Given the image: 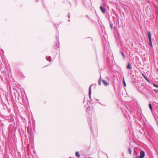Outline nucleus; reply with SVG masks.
Listing matches in <instances>:
<instances>
[{
	"mask_svg": "<svg viewBox=\"0 0 158 158\" xmlns=\"http://www.w3.org/2000/svg\"><path fill=\"white\" fill-rule=\"evenodd\" d=\"M148 36L149 39V45L152 47V40H151V35L150 31H148Z\"/></svg>",
	"mask_w": 158,
	"mask_h": 158,
	"instance_id": "obj_1",
	"label": "nucleus"
},
{
	"mask_svg": "<svg viewBox=\"0 0 158 158\" xmlns=\"http://www.w3.org/2000/svg\"><path fill=\"white\" fill-rule=\"evenodd\" d=\"M145 156V152L144 151H141L140 153L139 158H143Z\"/></svg>",
	"mask_w": 158,
	"mask_h": 158,
	"instance_id": "obj_2",
	"label": "nucleus"
},
{
	"mask_svg": "<svg viewBox=\"0 0 158 158\" xmlns=\"http://www.w3.org/2000/svg\"><path fill=\"white\" fill-rule=\"evenodd\" d=\"M100 9L103 13L104 14L106 12V9L104 8L103 6H100Z\"/></svg>",
	"mask_w": 158,
	"mask_h": 158,
	"instance_id": "obj_3",
	"label": "nucleus"
},
{
	"mask_svg": "<svg viewBox=\"0 0 158 158\" xmlns=\"http://www.w3.org/2000/svg\"><path fill=\"white\" fill-rule=\"evenodd\" d=\"M92 85H91L90 86L89 89V96L90 98H91V86Z\"/></svg>",
	"mask_w": 158,
	"mask_h": 158,
	"instance_id": "obj_4",
	"label": "nucleus"
},
{
	"mask_svg": "<svg viewBox=\"0 0 158 158\" xmlns=\"http://www.w3.org/2000/svg\"><path fill=\"white\" fill-rule=\"evenodd\" d=\"M102 81L103 83V84L104 85L106 86H107L108 85V83H107L106 81L104 80H102Z\"/></svg>",
	"mask_w": 158,
	"mask_h": 158,
	"instance_id": "obj_5",
	"label": "nucleus"
},
{
	"mask_svg": "<svg viewBox=\"0 0 158 158\" xmlns=\"http://www.w3.org/2000/svg\"><path fill=\"white\" fill-rule=\"evenodd\" d=\"M127 68L128 69H131V64L130 63H129L128 65L127 66Z\"/></svg>",
	"mask_w": 158,
	"mask_h": 158,
	"instance_id": "obj_6",
	"label": "nucleus"
},
{
	"mask_svg": "<svg viewBox=\"0 0 158 158\" xmlns=\"http://www.w3.org/2000/svg\"><path fill=\"white\" fill-rule=\"evenodd\" d=\"M76 156L78 157H80V156L78 152H76L75 153Z\"/></svg>",
	"mask_w": 158,
	"mask_h": 158,
	"instance_id": "obj_7",
	"label": "nucleus"
},
{
	"mask_svg": "<svg viewBox=\"0 0 158 158\" xmlns=\"http://www.w3.org/2000/svg\"><path fill=\"white\" fill-rule=\"evenodd\" d=\"M101 76H100V78L99 79L98 81V85H101V81H102V80H101Z\"/></svg>",
	"mask_w": 158,
	"mask_h": 158,
	"instance_id": "obj_8",
	"label": "nucleus"
},
{
	"mask_svg": "<svg viewBox=\"0 0 158 158\" xmlns=\"http://www.w3.org/2000/svg\"><path fill=\"white\" fill-rule=\"evenodd\" d=\"M46 58L47 60L48 61H51V58L49 56L48 57V56H47Z\"/></svg>",
	"mask_w": 158,
	"mask_h": 158,
	"instance_id": "obj_9",
	"label": "nucleus"
},
{
	"mask_svg": "<svg viewBox=\"0 0 158 158\" xmlns=\"http://www.w3.org/2000/svg\"><path fill=\"white\" fill-rule=\"evenodd\" d=\"M149 107L150 109L151 110V111H152V106L151 105V103H149Z\"/></svg>",
	"mask_w": 158,
	"mask_h": 158,
	"instance_id": "obj_10",
	"label": "nucleus"
},
{
	"mask_svg": "<svg viewBox=\"0 0 158 158\" xmlns=\"http://www.w3.org/2000/svg\"><path fill=\"white\" fill-rule=\"evenodd\" d=\"M123 85H124V86H126V83L125 81V80H124V78H123Z\"/></svg>",
	"mask_w": 158,
	"mask_h": 158,
	"instance_id": "obj_11",
	"label": "nucleus"
},
{
	"mask_svg": "<svg viewBox=\"0 0 158 158\" xmlns=\"http://www.w3.org/2000/svg\"><path fill=\"white\" fill-rule=\"evenodd\" d=\"M120 53H121V55L123 57V58H124L125 57V56L124 53L123 52L121 51V52Z\"/></svg>",
	"mask_w": 158,
	"mask_h": 158,
	"instance_id": "obj_12",
	"label": "nucleus"
},
{
	"mask_svg": "<svg viewBox=\"0 0 158 158\" xmlns=\"http://www.w3.org/2000/svg\"><path fill=\"white\" fill-rule=\"evenodd\" d=\"M145 80L148 82L150 83V81L149 80L147 77L145 78Z\"/></svg>",
	"mask_w": 158,
	"mask_h": 158,
	"instance_id": "obj_13",
	"label": "nucleus"
},
{
	"mask_svg": "<svg viewBox=\"0 0 158 158\" xmlns=\"http://www.w3.org/2000/svg\"><path fill=\"white\" fill-rule=\"evenodd\" d=\"M110 28L111 29H112L113 28V26L112 25V23H110Z\"/></svg>",
	"mask_w": 158,
	"mask_h": 158,
	"instance_id": "obj_14",
	"label": "nucleus"
},
{
	"mask_svg": "<svg viewBox=\"0 0 158 158\" xmlns=\"http://www.w3.org/2000/svg\"><path fill=\"white\" fill-rule=\"evenodd\" d=\"M129 152L130 154H131V150L130 148H128Z\"/></svg>",
	"mask_w": 158,
	"mask_h": 158,
	"instance_id": "obj_15",
	"label": "nucleus"
},
{
	"mask_svg": "<svg viewBox=\"0 0 158 158\" xmlns=\"http://www.w3.org/2000/svg\"><path fill=\"white\" fill-rule=\"evenodd\" d=\"M153 85L154 86H155V87H157L158 88V85H156L155 84H153Z\"/></svg>",
	"mask_w": 158,
	"mask_h": 158,
	"instance_id": "obj_16",
	"label": "nucleus"
},
{
	"mask_svg": "<svg viewBox=\"0 0 158 158\" xmlns=\"http://www.w3.org/2000/svg\"><path fill=\"white\" fill-rule=\"evenodd\" d=\"M143 77L145 78V77H146L145 76V75H144V74H143V73H142V74Z\"/></svg>",
	"mask_w": 158,
	"mask_h": 158,
	"instance_id": "obj_17",
	"label": "nucleus"
},
{
	"mask_svg": "<svg viewBox=\"0 0 158 158\" xmlns=\"http://www.w3.org/2000/svg\"><path fill=\"white\" fill-rule=\"evenodd\" d=\"M68 17H69V18H70V15H69V14H68Z\"/></svg>",
	"mask_w": 158,
	"mask_h": 158,
	"instance_id": "obj_18",
	"label": "nucleus"
},
{
	"mask_svg": "<svg viewBox=\"0 0 158 158\" xmlns=\"http://www.w3.org/2000/svg\"><path fill=\"white\" fill-rule=\"evenodd\" d=\"M56 45H57V47H59V44H56Z\"/></svg>",
	"mask_w": 158,
	"mask_h": 158,
	"instance_id": "obj_19",
	"label": "nucleus"
},
{
	"mask_svg": "<svg viewBox=\"0 0 158 158\" xmlns=\"http://www.w3.org/2000/svg\"><path fill=\"white\" fill-rule=\"evenodd\" d=\"M154 91L156 92V93H157V91L156 90H154Z\"/></svg>",
	"mask_w": 158,
	"mask_h": 158,
	"instance_id": "obj_20",
	"label": "nucleus"
},
{
	"mask_svg": "<svg viewBox=\"0 0 158 158\" xmlns=\"http://www.w3.org/2000/svg\"><path fill=\"white\" fill-rule=\"evenodd\" d=\"M68 21H69V19Z\"/></svg>",
	"mask_w": 158,
	"mask_h": 158,
	"instance_id": "obj_21",
	"label": "nucleus"
},
{
	"mask_svg": "<svg viewBox=\"0 0 158 158\" xmlns=\"http://www.w3.org/2000/svg\"><path fill=\"white\" fill-rule=\"evenodd\" d=\"M70 158H71V157H70Z\"/></svg>",
	"mask_w": 158,
	"mask_h": 158,
	"instance_id": "obj_22",
	"label": "nucleus"
}]
</instances>
